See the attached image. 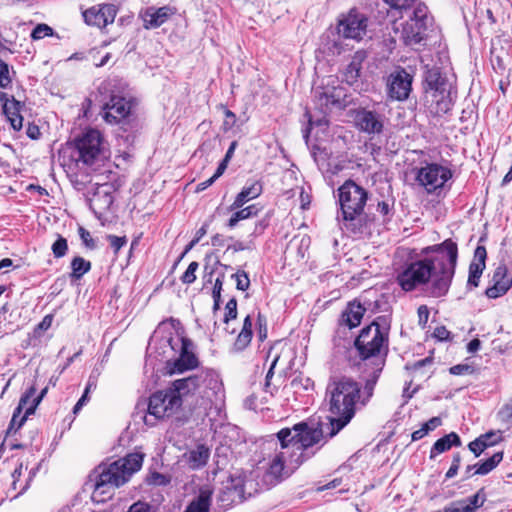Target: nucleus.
I'll return each mask as SVG.
<instances>
[{"label":"nucleus","instance_id":"1","mask_svg":"<svg viewBox=\"0 0 512 512\" xmlns=\"http://www.w3.org/2000/svg\"><path fill=\"white\" fill-rule=\"evenodd\" d=\"M201 377L191 376L174 381L172 387L155 392L149 399L148 414L144 422L148 426H154L156 421L172 415L182 405V397L198 392L200 399H197L193 407V413L197 418H208L210 422L221 418L225 392L223 383L216 373H207L200 385Z\"/></svg>","mask_w":512,"mask_h":512},{"label":"nucleus","instance_id":"2","mask_svg":"<svg viewBox=\"0 0 512 512\" xmlns=\"http://www.w3.org/2000/svg\"><path fill=\"white\" fill-rule=\"evenodd\" d=\"M277 439L268 441V449L273 450L268 456V468L265 482L273 486L289 477L305 461L315 455L314 448L323 439V431L301 422L292 428H283L276 434Z\"/></svg>","mask_w":512,"mask_h":512},{"label":"nucleus","instance_id":"3","mask_svg":"<svg viewBox=\"0 0 512 512\" xmlns=\"http://www.w3.org/2000/svg\"><path fill=\"white\" fill-rule=\"evenodd\" d=\"M431 254L424 259L414 261L398 274L397 282L405 291H412L419 285L431 282V294L444 296L451 285L458 257L457 244L447 239L441 244L428 246L422 250Z\"/></svg>","mask_w":512,"mask_h":512},{"label":"nucleus","instance_id":"4","mask_svg":"<svg viewBox=\"0 0 512 512\" xmlns=\"http://www.w3.org/2000/svg\"><path fill=\"white\" fill-rule=\"evenodd\" d=\"M360 385L349 377L331 378L326 387V400L333 415L329 423V436H335L354 417L360 402Z\"/></svg>","mask_w":512,"mask_h":512},{"label":"nucleus","instance_id":"5","mask_svg":"<svg viewBox=\"0 0 512 512\" xmlns=\"http://www.w3.org/2000/svg\"><path fill=\"white\" fill-rule=\"evenodd\" d=\"M367 199L368 192L352 180L345 181L338 188L339 225L355 237H360L368 231V219L364 213Z\"/></svg>","mask_w":512,"mask_h":512},{"label":"nucleus","instance_id":"6","mask_svg":"<svg viewBox=\"0 0 512 512\" xmlns=\"http://www.w3.org/2000/svg\"><path fill=\"white\" fill-rule=\"evenodd\" d=\"M144 454L134 452L110 464H101L95 470V483L92 499L104 502L109 499L113 491L125 484L133 473L140 470Z\"/></svg>","mask_w":512,"mask_h":512},{"label":"nucleus","instance_id":"7","mask_svg":"<svg viewBox=\"0 0 512 512\" xmlns=\"http://www.w3.org/2000/svg\"><path fill=\"white\" fill-rule=\"evenodd\" d=\"M101 95L107 98L103 105L102 117L109 124H117L125 120L136 105L128 83L120 78H109L98 87Z\"/></svg>","mask_w":512,"mask_h":512},{"label":"nucleus","instance_id":"8","mask_svg":"<svg viewBox=\"0 0 512 512\" xmlns=\"http://www.w3.org/2000/svg\"><path fill=\"white\" fill-rule=\"evenodd\" d=\"M424 89L429 109L435 115H443L452 108L451 88L455 75L449 66H427Z\"/></svg>","mask_w":512,"mask_h":512},{"label":"nucleus","instance_id":"9","mask_svg":"<svg viewBox=\"0 0 512 512\" xmlns=\"http://www.w3.org/2000/svg\"><path fill=\"white\" fill-rule=\"evenodd\" d=\"M389 322L385 316L377 317L370 325L362 328L355 339V347L363 359H383L388 351Z\"/></svg>","mask_w":512,"mask_h":512},{"label":"nucleus","instance_id":"10","mask_svg":"<svg viewBox=\"0 0 512 512\" xmlns=\"http://www.w3.org/2000/svg\"><path fill=\"white\" fill-rule=\"evenodd\" d=\"M77 161L92 165L99 160L107 148L103 134L95 128H86L74 138Z\"/></svg>","mask_w":512,"mask_h":512},{"label":"nucleus","instance_id":"11","mask_svg":"<svg viewBox=\"0 0 512 512\" xmlns=\"http://www.w3.org/2000/svg\"><path fill=\"white\" fill-rule=\"evenodd\" d=\"M429 10L426 4H419L414 12L406 15L408 19L402 24L400 38L406 46L420 44L426 36Z\"/></svg>","mask_w":512,"mask_h":512},{"label":"nucleus","instance_id":"12","mask_svg":"<svg viewBox=\"0 0 512 512\" xmlns=\"http://www.w3.org/2000/svg\"><path fill=\"white\" fill-rule=\"evenodd\" d=\"M251 485V481L243 480L240 477L228 479L217 494L216 501L218 507L215 508L216 512H224L233 504L242 502L246 494L251 496L252 492L247 491V487Z\"/></svg>","mask_w":512,"mask_h":512},{"label":"nucleus","instance_id":"13","mask_svg":"<svg viewBox=\"0 0 512 512\" xmlns=\"http://www.w3.org/2000/svg\"><path fill=\"white\" fill-rule=\"evenodd\" d=\"M160 341L164 348L163 354H166V348H169L171 351H176L178 347L180 349L179 357L173 362V365L170 368L171 374L182 373L197 367L198 359L188 350V340L179 336H165L162 337Z\"/></svg>","mask_w":512,"mask_h":512},{"label":"nucleus","instance_id":"14","mask_svg":"<svg viewBox=\"0 0 512 512\" xmlns=\"http://www.w3.org/2000/svg\"><path fill=\"white\" fill-rule=\"evenodd\" d=\"M367 27V16L355 7L341 14L337 21V32L345 39L362 40L366 35Z\"/></svg>","mask_w":512,"mask_h":512},{"label":"nucleus","instance_id":"15","mask_svg":"<svg viewBox=\"0 0 512 512\" xmlns=\"http://www.w3.org/2000/svg\"><path fill=\"white\" fill-rule=\"evenodd\" d=\"M451 177L450 169L436 163H431L418 170L416 180L428 193H433L437 189L442 188Z\"/></svg>","mask_w":512,"mask_h":512},{"label":"nucleus","instance_id":"16","mask_svg":"<svg viewBox=\"0 0 512 512\" xmlns=\"http://www.w3.org/2000/svg\"><path fill=\"white\" fill-rule=\"evenodd\" d=\"M117 15V7L114 4H99L86 9L83 18L86 24L104 28L112 24Z\"/></svg>","mask_w":512,"mask_h":512},{"label":"nucleus","instance_id":"17","mask_svg":"<svg viewBox=\"0 0 512 512\" xmlns=\"http://www.w3.org/2000/svg\"><path fill=\"white\" fill-rule=\"evenodd\" d=\"M412 78L404 69L391 73L387 80L389 97L399 101L407 99L411 91Z\"/></svg>","mask_w":512,"mask_h":512},{"label":"nucleus","instance_id":"18","mask_svg":"<svg viewBox=\"0 0 512 512\" xmlns=\"http://www.w3.org/2000/svg\"><path fill=\"white\" fill-rule=\"evenodd\" d=\"M177 12L178 9L171 5H165L159 8L148 7L141 14L143 27L147 30L158 28L175 16Z\"/></svg>","mask_w":512,"mask_h":512},{"label":"nucleus","instance_id":"19","mask_svg":"<svg viewBox=\"0 0 512 512\" xmlns=\"http://www.w3.org/2000/svg\"><path fill=\"white\" fill-rule=\"evenodd\" d=\"M316 97V106L320 109L321 113L323 114L322 118L314 121L312 115H310L309 112L306 113V115L309 117V125L317 124L319 126L321 125H327L328 121L326 119L327 113L332 109V107H340V94L337 93L336 90L333 92L329 91H323V92H315Z\"/></svg>","mask_w":512,"mask_h":512},{"label":"nucleus","instance_id":"20","mask_svg":"<svg viewBox=\"0 0 512 512\" xmlns=\"http://www.w3.org/2000/svg\"><path fill=\"white\" fill-rule=\"evenodd\" d=\"M354 120L357 128L367 134H380L383 131L382 115L375 111L361 109L356 112Z\"/></svg>","mask_w":512,"mask_h":512},{"label":"nucleus","instance_id":"21","mask_svg":"<svg viewBox=\"0 0 512 512\" xmlns=\"http://www.w3.org/2000/svg\"><path fill=\"white\" fill-rule=\"evenodd\" d=\"M0 104L12 128L16 131L21 130L23 126V117L20 115L21 103L13 96L10 98L7 93L0 92Z\"/></svg>","mask_w":512,"mask_h":512},{"label":"nucleus","instance_id":"22","mask_svg":"<svg viewBox=\"0 0 512 512\" xmlns=\"http://www.w3.org/2000/svg\"><path fill=\"white\" fill-rule=\"evenodd\" d=\"M493 285L486 289L485 294L487 297L495 299L504 295L512 286V278L507 274V267L505 265L498 266L492 277Z\"/></svg>","mask_w":512,"mask_h":512},{"label":"nucleus","instance_id":"23","mask_svg":"<svg viewBox=\"0 0 512 512\" xmlns=\"http://www.w3.org/2000/svg\"><path fill=\"white\" fill-rule=\"evenodd\" d=\"M213 493L214 490L210 485L201 486L184 512H216V509H211Z\"/></svg>","mask_w":512,"mask_h":512},{"label":"nucleus","instance_id":"24","mask_svg":"<svg viewBox=\"0 0 512 512\" xmlns=\"http://www.w3.org/2000/svg\"><path fill=\"white\" fill-rule=\"evenodd\" d=\"M512 57V41L508 38L498 36L492 40L490 49L491 64H503Z\"/></svg>","mask_w":512,"mask_h":512},{"label":"nucleus","instance_id":"25","mask_svg":"<svg viewBox=\"0 0 512 512\" xmlns=\"http://www.w3.org/2000/svg\"><path fill=\"white\" fill-rule=\"evenodd\" d=\"M48 387H45L41 390L39 395L35 396L36 386H30L26 392L21 396L19 404H18V412H22L23 409H26V415H31L35 412L37 406L43 400L45 395L47 394Z\"/></svg>","mask_w":512,"mask_h":512},{"label":"nucleus","instance_id":"26","mask_svg":"<svg viewBox=\"0 0 512 512\" xmlns=\"http://www.w3.org/2000/svg\"><path fill=\"white\" fill-rule=\"evenodd\" d=\"M262 184L260 181H253L245 185L242 190L236 195L234 202L230 205L229 210L242 208L247 202L256 199L262 193Z\"/></svg>","mask_w":512,"mask_h":512},{"label":"nucleus","instance_id":"27","mask_svg":"<svg viewBox=\"0 0 512 512\" xmlns=\"http://www.w3.org/2000/svg\"><path fill=\"white\" fill-rule=\"evenodd\" d=\"M383 2L389 7L388 14L394 20L403 18L414 12L419 4H424L420 0H383Z\"/></svg>","mask_w":512,"mask_h":512},{"label":"nucleus","instance_id":"28","mask_svg":"<svg viewBox=\"0 0 512 512\" xmlns=\"http://www.w3.org/2000/svg\"><path fill=\"white\" fill-rule=\"evenodd\" d=\"M185 460L193 470L204 467L210 457V450L205 445H198L184 454Z\"/></svg>","mask_w":512,"mask_h":512},{"label":"nucleus","instance_id":"29","mask_svg":"<svg viewBox=\"0 0 512 512\" xmlns=\"http://www.w3.org/2000/svg\"><path fill=\"white\" fill-rule=\"evenodd\" d=\"M253 336V323L250 315H247L243 321L241 331L237 335L233 344L234 352H241L248 347Z\"/></svg>","mask_w":512,"mask_h":512},{"label":"nucleus","instance_id":"30","mask_svg":"<svg viewBox=\"0 0 512 512\" xmlns=\"http://www.w3.org/2000/svg\"><path fill=\"white\" fill-rule=\"evenodd\" d=\"M461 440L460 437L451 432L440 439H438L431 448L430 451V459H434L437 455L448 451L452 446H460Z\"/></svg>","mask_w":512,"mask_h":512},{"label":"nucleus","instance_id":"31","mask_svg":"<svg viewBox=\"0 0 512 512\" xmlns=\"http://www.w3.org/2000/svg\"><path fill=\"white\" fill-rule=\"evenodd\" d=\"M365 308L361 304L350 303L343 312L341 321L350 329L358 326L363 318Z\"/></svg>","mask_w":512,"mask_h":512},{"label":"nucleus","instance_id":"32","mask_svg":"<svg viewBox=\"0 0 512 512\" xmlns=\"http://www.w3.org/2000/svg\"><path fill=\"white\" fill-rule=\"evenodd\" d=\"M237 211L232 214L230 219L228 220L227 226L229 228H234L238 222L242 220H246L256 216L259 212V208L257 205L252 204L244 208L236 209Z\"/></svg>","mask_w":512,"mask_h":512},{"label":"nucleus","instance_id":"33","mask_svg":"<svg viewBox=\"0 0 512 512\" xmlns=\"http://www.w3.org/2000/svg\"><path fill=\"white\" fill-rule=\"evenodd\" d=\"M91 269V263L83 257H74L71 261V280H79Z\"/></svg>","mask_w":512,"mask_h":512},{"label":"nucleus","instance_id":"34","mask_svg":"<svg viewBox=\"0 0 512 512\" xmlns=\"http://www.w3.org/2000/svg\"><path fill=\"white\" fill-rule=\"evenodd\" d=\"M503 459V453L497 452L490 458L477 465L476 474L486 475L492 471Z\"/></svg>","mask_w":512,"mask_h":512},{"label":"nucleus","instance_id":"35","mask_svg":"<svg viewBox=\"0 0 512 512\" xmlns=\"http://www.w3.org/2000/svg\"><path fill=\"white\" fill-rule=\"evenodd\" d=\"M495 436L496 434L494 432L481 435L479 438L469 443L468 446L470 451L473 452L476 457H478L487 447L494 445V442H485V439Z\"/></svg>","mask_w":512,"mask_h":512},{"label":"nucleus","instance_id":"36","mask_svg":"<svg viewBox=\"0 0 512 512\" xmlns=\"http://www.w3.org/2000/svg\"><path fill=\"white\" fill-rule=\"evenodd\" d=\"M385 360L383 359H377V364L375 365V369L373 370L372 374L370 375L369 379H367L365 384V391L367 392V397L372 396L373 389L376 385V382L380 376V373L383 369Z\"/></svg>","mask_w":512,"mask_h":512},{"label":"nucleus","instance_id":"37","mask_svg":"<svg viewBox=\"0 0 512 512\" xmlns=\"http://www.w3.org/2000/svg\"><path fill=\"white\" fill-rule=\"evenodd\" d=\"M276 348H277V344L270 348L268 355H267L268 358L272 357V362H271L270 368H269V370L266 374V378H265V391L269 392L271 394H273V392L269 389L270 388V379L272 378V376L274 374V368L280 359L279 353L276 352L274 355H272L273 352L276 350Z\"/></svg>","mask_w":512,"mask_h":512},{"label":"nucleus","instance_id":"38","mask_svg":"<svg viewBox=\"0 0 512 512\" xmlns=\"http://www.w3.org/2000/svg\"><path fill=\"white\" fill-rule=\"evenodd\" d=\"M23 411L24 415L21 416L22 412H18V407L15 409L9 427L7 429V434L16 432L24 424L29 415H26V409H23Z\"/></svg>","mask_w":512,"mask_h":512},{"label":"nucleus","instance_id":"39","mask_svg":"<svg viewBox=\"0 0 512 512\" xmlns=\"http://www.w3.org/2000/svg\"><path fill=\"white\" fill-rule=\"evenodd\" d=\"M484 266L480 264L471 263L469 266V277L468 284L474 287H477L479 284V279L483 273Z\"/></svg>","mask_w":512,"mask_h":512},{"label":"nucleus","instance_id":"40","mask_svg":"<svg viewBox=\"0 0 512 512\" xmlns=\"http://www.w3.org/2000/svg\"><path fill=\"white\" fill-rule=\"evenodd\" d=\"M52 35H53V29L45 23L37 24L36 27L31 32V38L33 40H40V39H43L44 37H49Z\"/></svg>","mask_w":512,"mask_h":512},{"label":"nucleus","instance_id":"41","mask_svg":"<svg viewBox=\"0 0 512 512\" xmlns=\"http://www.w3.org/2000/svg\"><path fill=\"white\" fill-rule=\"evenodd\" d=\"M15 72L9 66H0V88L8 89L12 85V78Z\"/></svg>","mask_w":512,"mask_h":512},{"label":"nucleus","instance_id":"42","mask_svg":"<svg viewBox=\"0 0 512 512\" xmlns=\"http://www.w3.org/2000/svg\"><path fill=\"white\" fill-rule=\"evenodd\" d=\"M51 249L55 258L64 257L68 250L67 240L62 236H59L52 244Z\"/></svg>","mask_w":512,"mask_h":512},{"label":"nucleus","instance_id":"43","mask_svg":"<svg viewBox=\"0 0 512 512\" xmlns=\"http://www.w3.org/2000/svg\"><path fill=\"white\" fill-rule=\"evenodd\" d=\"M232 278L236 281V288L241 291H246L250 286V279L247 273L243 270H238L232 275Z\"/></svg>","mask_w":512,"mask_h":512},{"label":"nucleus","instance_id":"44","mask_svg":"<svg viewBox=\"0 0 512 512\" xmlns=\"http://www.w3.org/2000/svg\"><path fill=\"white\" fill-rule=\"evenodd\" d=\"M224 274L219 275L214 283L212 297L214 300V309H218L221 301V291L223 286Z\"/></svg>","mask_w":512,"mask_h":512},{"label":"nucleus","instance_id":"45","mask_svg":"<svg viewBox=\"0 0 512 512\" xmlns=\"http://www.w3.org/2000/svg\"><path fill=\"white\" fill-rule=\"evenodd\" d=\"M198 268L199 264L196 261L191 262L186 271L181 276V281L184 284H192L196 280V271Z\"/></svg>","mask_w":512,"mask_h":512},{"label":"nucleus","instance_id":"46","mask_svg":"<svg viewBox=\"0 0 512 512\" xmlns=\"http://www.w3.org/2000/svg\"><path fill=\"white\" fill-rule=\"evenodd\" d=\"M237 317V301L235 298H231L225 306L224 323L228 324L230 320L236 319Z\"/></svg>","mask_w":512,"mask_h":512},{"label":"nucleus","instance_id":"47","mask_svg":"<svg viewBox=\"0 0 512 512\" xmlns=\"http://www.w3.org/2000/svg\"><path fill=\"white\" fill-rule=\"evenodd\" d=\"M443 512H471V509L466 505V502L461 499L451 502L444 508Z\"/></svg>","mask_w":512,"mask_h":512},{"label":"nucleus","instance_id":"48","mask_svg":"<svg viewBox=\"0 0 512 512\" xmlns=\"http://www.w3.org/2000/svg\"><path fill=\"white\" fill-rule=\"evenodd\" d=\"M462 500L466 502V505H468V507L471 509V512H473L483 505L485 499L484 497H481L480 493L478 492Z\"/></svg>","mask_w":512,"mask_h":512},{"label":"nucleus","instance_id":"49","mask_svg":"<svg viewBox=\"0 0 512 512\" xmlns=\"http://www.w3.org/2000/svg\"><path fill=\"white\" fill-rule=\"evenodd\" d=\"M107 239L110 243L111 248L114 250V253L117 254L119 250L126 245L127 239L126 237H119L116 235H108Z\"/></svg>","mask_w":512,"mask_h":512},{"label":"nucleus","instance_id":"50","mask_svg":"<svg viewBox=\"0 0 512 512\" xmlns=\"http://www.w3.org/2000/svg\"><path fill=\"white\" fill-rule=\"evenodd\" d=\"M498 415L502 422L512 425V400L502 407Z\"/></svg>","mask_w":512,"mask_h":512},{"label":"nucleus","instance_id":"51","mask_svg":"<svg viewBox=\"0 0 512 512\" xmlns=\"http://www.w3.org/2000/svg\"><path fill=\"white\" fill-rule=\"evenodd\" d=\"M148 482L153 485L165 486L170 482V479L161 473L154 472L149 476Z\"/></svg>","mask_w":512,"mask_h":512},{"label":"nucleus","instance_id":"52","mask_svg":"<svg viewBox=\"0 0 512 512\" xmlns=\"http://www.w3.org/2000/svg\"><path fill=\"white\" fill-rule=\"evenodd\" d=\"M487 252L484 246H477L474 252V258L471 263L480 264L485 267Z\"/></svg>","mask_w":512,"mask_h":512},{"label":"nucleus","instance_id":"53","mask_svg":"<svg viewBox=\"0 0 512 512\" xmlns=\"http://www.w3.org/2000/svg\"><path fill=\"white\" fill-rule=\"evenodd\" d=\"M460 462H461V457H460V454L457 453L453 456L452 464H451L450 468L448 469V471L446 472L445 476L447 479H450L457 475L458 469L460 466Z\"/></svg>","mask_w":512,"mask_h":512},{"label":"nucleus","instance_id":"54","mask_svg":"<svg viewBox=\"0 0 512 512\" xmlns=\"http://www.w3.org/2000/svg\"><path fill=\"white\" fill-rule=\"evenodd\" d=\"M473 372V368L467 364H458L450 368V373L453 375H466Z\"/></svg>","mask_w":512,"mask_h":512},{"label":"nucleus","instance_id":"55","mask_svg":"<svg viewBox=\"0 0 512 512\" xmlns=\"http://www.w3.org/2000/svg\"><path fill=\"white\" fill-rule=\"evenodd\" d=\"M442 420L440 417H432L426 423L422 425V428L428 434L429 432L435 430L437 427L441 426Z\"/></svg>","mask_w":512,"mask_h":512},{"label":"nucleus","instance_id":"56","mask_svg":"<svg viewBox=\"0 0 512 512\" xmlns=\"http://www.w3.org/2000/svg\"><path fill=\"white\" fill-rule=\"evenodd\" d=\"M258 326V338L260 341H264L267 338V327L266 320L260 313L258 314Z\"/></svg>","mask_w":512,"mask_h":512},{"label":"nucleus","instance_id":"57","mask_svg":"<svg viewBox=\"0 0 512 512\" xmlns=\"http://www.w3.org/2000/svg\"><path fill=\"white\" fill-rule=\"evenodd\" d=\"M224 114H225V120H224L223 125H224V128L227 130L234 126V124L236 122V115L231 110H228V109H225Z\"/></svg>","mask_w":512,"mask_h":512},{"label":"nucleus","instance_id":"58","mask_svg":"<svg viewBox=\"0 0 512 512\" xmlns=\"http://www.w3.org/2000/svg\"><path fill=\"white\" fill-rule=\"evenodd\" d=\"M79 235H80L83 243L87 247L92 248L94 246L93 239H92L90 233L87 230H85L84 228L80 227L79 228Z\"/></svg>","mask_w":512,"mask_h":512},{"label":"nucleus","instance_id":"59","mask_svg":"<svg viewBox=\"0 0 512 512\" xmlns=\"http://www.w3.org/2000/svg\"><path fill=\"white\" fill-rule=\"evenodd\" d=\"M418 317H419V323L420 324L427 323L428 318H429V310H428L427 306L421 305L418 308Z\"/></svg>","mask_w":512,"mask_h":512},{"label":"nucleus","instance_id":"60","mask_svg":"<svg viewBox=\"0 0 512 512\" xmlns=\"http://www.w3.org/2000/svg\"><path fill=\"white\" fill-rule=\"evenodd\" d=\"M434 336L439 340H447L450 336V332L444 326H441L435 329Z\"/></svg>","mask_w":512,"mask_h":512},{"label":"nucleus","instance_id":"61","mask_svg":"<svg viewBox=\"0 0 512 512\" xmlns=\"http://www.w3.org/2000/svg\"><path fill=\"white\" fill-rule=\"evenodd\" d=\"M377 211L381 213L383 216H387L391 211V205L386 201L379 202L377 206Z\"/></svg>","mask_w":512,"mask_h":512},{"label":"nucleus","instance_id":"62","mask_svg":"<svg viewBox=\"0 0 512 512\" xmlns=\"http://www.w3.org/2000/svg\"><path fill=\"white\" fill-rule=\"evenodd\" d=\"M53 321L52 315H46L42 321L38 324L40 330H47L51 327Z\"/></svg>","mask_w":512,"mask_h":512},{"label":"nucleus","instance_id":"63","mask_svg":"<svg viewBox=\"0 0 512 512\" xmlns=\"http://www.w3.org/2000/svg\"><path fill=\"white\" fill-rule=\"evenodd\" d=\"M40 130L36 125H29L27 128V135L31 139H38L40 137Z\"/></svg>","mask_w":512,"mask_h":512},{"label":"nucleus","instance_id":"64","mask_svg":"<svg viewBox=\"0 0 512 512\" xmlns=\"http://www.w3.org/2000/svg\"><path fill=\"white\" fill-rule=\"evenodd\" d=\"M148 510L149 507L147 504L135 503L130 507L129 512H148Z\"/></svg>","mask_w":512,"mask_h":512}]
</instances>
